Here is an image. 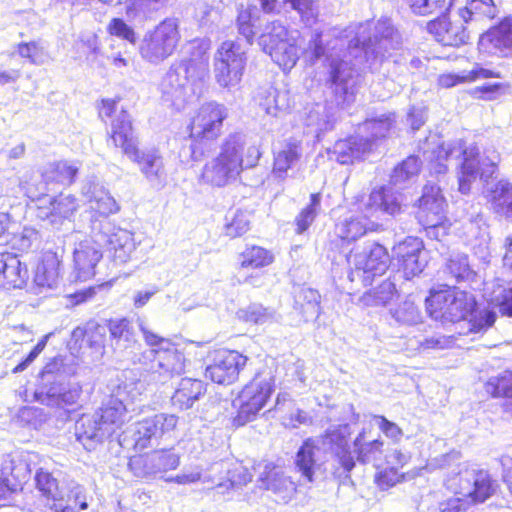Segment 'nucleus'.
Listing matches in <instances>:
<instances>
[{
  "label": "nucleus",
  "instance_id": "f257e3e1",
  "mask_svg": "<svg viewBox=\"0 0 512 512\" xmlns=\"http://www.w3.org/2000/svg\"><path fill=\"white\" fill-rule=\"evenodd\" d=\"M372 23L366 22L349 26L342 34L333 30L326 39L323 33L315 30L303 51L305 60L314 65L322 61L328 67L327 83L330 85L339 104H350L357 93V77L353 67L341 58L342 48L348 43L349 49L362 46L365 55L375 58L390 56L391 50L400 47V37L388 19L374 24L373 36L370 35Z\"/></svg>",
  "mask_w": 512,
  "mask_h": 512
},
{
  "label": "nucleus",
  "instance_id": "f03ea898",
  "mask_svg": "<svg viewBox=\"0 0 512 512\" xmlns=\"http://www.w3.org/2000/svg\"><path fill=\"white\" fill-rule=\"evenodd\" d=\"M426 304L431 316L454 323L464 322L469 332L485 331L496 320L495 312L477 310L474 296L456 288L431 293Z\"/></svg>",
  "mask_w": 512,
  "mask_h": 512
},
{
  "label": "nucleus",
  "instance_id": "7ed1b4c3",
  "mask_svg": "<svg viewBox=\"0 0 512 512\" xmlns=\"http://www.w3.org/2000/svg\"><path fill=\"white\" fill-rule=\"evenodd\" d=\"M431 161V169L436 174L445 173L447 170L446 162L450 159L461 158L460 168L458 171L459 191L467 194L471 190V185L478 177L487 181L495 172V161L481 156L477 146L466 145L463 141H455L452 143L437 145V150L431 155L426 156Z\"/></svg>",
  "mask_w": 512,
  "mask_h": 512
},
{
  "label": "nucleus",
  "instance_id": "20e7f679",
  "mask_svg": "<svg viewBox=\"0 0 512 512\" xmlns=\"http://www.w3.org/2000/svg\"><path fill=\"white\" fill-rule=\"evenodd\" d=\"M244 146L243 135L234 133L226 137L217 156L205 164L202 180L212 186L224 187L235 181L244 168L254 167L260 157L259 149L255 146L249 147L244 160Z\"/></svg>",
  "mask_w": 512,
  "mask_h": 512
},
{
  "label": "nucleus",
  "instance_id": "39448f33",
  "mask_svg": "<svg viewBox=\"0 0 512 512\" xmlns=\"http://www.w3.org/2000/svg\"><path fill=\"white\" fill-rule=\"evenodd\" d=\"M208 56L206 50L198 48L196 54L173 64L163 77L160 89L162 98L176 109H182L191 94L208 74Z\"/></svg>",
  "mask_w": 512,
  "mask_h": 512
},
{
  "label": "nucleus",
  "instance_id": "423d86ee",
  "mask_svg": "<svg viewBox=\"0 0 512 512\" xmlns=\"http://www.w3.org/2000/svg\"><path fill=\"white\" fill-rule=\"evenodd\" d=\"M110 139L114 146L138 164L148 181L163 185L166 179L163 159L156 150L140 151L133 134L132 122L125 110H120L111 123Z\"/></svg>",
  "mask_w": 512,
  "mask_h": 512
},
{
  "label": "nucleus",
  "instance_id": "0eeeda50",
  "mask_svg": "<svg viewBox=\"0 0 512 512\" xmlns=\"http://www.w3.org/2000/svg\"><path fill=\"white\" fill-rule=\"evenodd\" d=\"M138 326L145 343L150 347L139 358L145 370L157 374V379L161 381L181 374L185 368V357L178 347L169 339L152 332L143 320L138 321Z\"/></svg>",
  "mask_w": 512,
  "mask_h": 512
},
{
  "label": "nucleus",
  "instance_id": "6e6552de",
  "mask_svg": "<svg viewBox=\"0 0 512 512\" xmlns=\"http://www.w3.org/2000/svg\"><path fill=\"white\" fill-rule=\"evenodd\" d=\"M299 37L298 30H290L280 20H274L265 24L258 45L280 68L290 71L299 60Z\"/></svg>",
  "mask_w": 512,
  "mask_h": 512
},
{
  "label": "nucleus",
  "instance_id": "1a4fd4ad",
  "mask_svg": "<svg viewBox=\"0 0 512 512\" xmlns=\"http://www.w3.org/2000/svg\"><path fill=\"white\" fill-rule=\"evenodd\" d=\"M67 376L61 360L55 359L46 364L41 373L43 387L39 401L57 408L74 405L80 398L82 387L78 383L67 382Z\"/></svg>",
  "mask_w": 512,
  "mask_h": 512
},
{
  "label": "nucleus",
  "instance_id": "9d476101",
  "mask_svg": "<svg viewBox=\"0 0 512 512\" xmlns=\"http://www.w3.org/2000/svg\"><path fill=\"white\" fill-rule=\"evenodd\" d=\"M143 391L144 385L140 381L124 382L117 387L100 411L96 412L98 420L109 429L110 436L132 418L131 413L135 411L132 405L140 400Z\"/></svg>",
  "mask_w": 512,
  "mask_h": 512
},
{
  "label": "nucleus",
  "instance_id": "9b49d317",
  "mask_svg": "<svg viewBox=\"0 0 512 512\" xmlns=\"http://www.w3.org/2000/svg\"><path fill=\"white\" fill-rule=\"evenodd\" d=\"M247 49L238 41L226 40L217 48L213 59L216 83L227 90L237 88L247 65Z\"/></svg>",
  "mask_w": 512,
  "mask_h": 512
},
{
  "label": "nucleus",
  "instance_id": "f8f14e48",
  "mask_svg": "<svg viewBox=\"0 0 512 512\" xmlns=\"http://www.w3.org/2000/svg\"><path fill=\"white\" fill-rule=\"evenodd\" d=\"M445 485L450 492L459 495L462 501L472 506L485 502L496 490V483L488 471L467 465L450 476Z\"/></svg>",
  "mask_w": 512,
  "mask_h": 512
},
{
  "label": "nucleus",
  "instance_id": "ddd939ff",
  "mask_svg": "<svg viewBox=\"0 0 512 512\" xmlns=\"http://www.w3.org/2000/svg\"><path fill=\"white\" fill-rule=\"evenodd\" d=\"M274 391V379L270 374H257L246 384L233 401L237 414L233 424L241 427L253 421L265 407Z\"/></svg>",
  "mask_w": 512,
  "mask_h": 512
},
{
  "label": "nucleus",
  "instance_id": "4468645a",
  "mask_svg": "<svg viewBox=\"0 0 512 512\" xmlns=\"http://www.w3.org/2000/svg\"><path fill=\"white\" fill-rule=\"evenodd\" d=\"M179 40L180 32L177 20L167 18L144 34L140 42L139 53L145 61L159 64L174 53Z\"/></svg>",
  "mask_w": 512,
  "mask_h": 512
},
{
  "label": "nucleus",
  "instance_id": "2eb2a0df",
  "mask_svg": "<svg viewBox=\"0 0 512 512\" xmlns=\"http://www.w3.org/2000/svg\"><path fill=\"white\" fill-rule=\"evenodd\" d=\"M178 423L174 414L159 413L153 417L143 419L133 424L129 429L119 435V444L124 447H133L143 450L157 439L173 431Z\"/></svg>",
  "mask_w": 512,
  "mask_h": 512
},
{
  "label": "nucleus",
  "instance_id": "dca6fc26",
  "mask_svg": "<svg viewBox=\"0 0 512 512\" xmlns=\"http://www.w3.org/2000/svg\"><path fill=\"white\" fill-rule=\"evenodd\" d=\"M445 211L446 201L440 188L434 184L425 185L419 199L418 219L429 237L440 240L447 234Z\"/></svg>",
  "mask_w": 512,
  "mask_h": 512
},
{
  "label": "nucleus",
  "instance_id": "f3484780",
  "mask_svg": "<svg viewBox=\"0 0 512 512\" xmlns=\"http://www.w3.org/2000/svg\"><path fill=\"white\" fill-rule=\"evenodd\" d=\"M91 233L102 246H106L113 254L114 260L126 263L136 249L133 234L116 227L110 220H92Z\"/></svg>",
  "mask_w": 512,
  "mask_h": 512
},
{
  "label": "nucleus",
  "instance_id": "a211bd4d",
  "mask_svg": "<svg viewBox=\"0 0 512 512\" xmlns=\"http://www.w3.org/2000/svg\"><path fill=\"white\" fill-rule=\"evenodd\" d=\"M227 116L228 110L223 104L215 101L204 103L191 120L190 138L200 144L216 140Z\"/></svg>",
  "mask_w": 512,
  "mask_h": 512
},
{
  "label": "nucleus",
  "instance_id": "6ab92c4d",
  "mask_svg": "<svg viewBox=\"0 0 512 512\" xmlns=\"http://www.w3.org/2000/svg\"><path fill=\"white\" fill-rule=\"evenodd\" d=\"M350 265L354 266L351 280L362 278L363 282L371 283L375 276H380L389 267L390 258L386 248L378 243H370L362 252L350 254L347 257Z\"/></svg>",
  "mask_w": 512,
  "mask_h": 512
},
{
  "label": "nucleus",
  "instance_id": "aec40b11",
  "mask_svg": "<svg viewBox=\"0 0 512 512\" xmlns=\"http://www.w3.org/2000/svg\"><path fill=\"white\" fill-rule=\"evenodd\" d=\"M248 358L234 350H218L211 355V363L206 366L205 377L222 385L234 383Z\"/></svg>",
  "mask_w": 512,
  "mask_h": 512
},
{
  "label": "nucleus",
  "instance_id": "412c9836",
  "mask_svg": "<svg viewBox=\"0 0 512 512\" xmlns=\"http://www.w3.org/2000/svg\"><path fill=\"white\" fill-rule=\"evenodd\" d=\"M102 245L97 238H85L73 250V271L76 279L86 281L95 275V268L102 258Z\"/></svg>",
  "mask_w": 512,
  "mask_h": 512
},
{
  "label": "nucleus",
  "instance_id": "4be33fe9",
  "mask_svg": "<svg viewBox=\"0 0 512 512\" xmlns=\"http://www.w3.org/2000/svg\"><path fill=\"white\" fill-rule=\"evenodd\" d=\"M39 202L38 217L48 220L53 225L70 219L79 207L76 197L71 194L61 193L55 197H44L40 198Z\"/></svg>",
  "mask_w": 512,
  "mask_h": 512
},
{
  "label": "nucleus",
  "instance_id": "5701e85b",
  "mask_svg": "<svg viewBox=\"0 0 512 512\" xmlns=\"http://www.w3.org/2000/svg\"><path fill=\"white\" fill-rule=\"evenodd\" d=\"M81 193L86 198L89 209L93 213L91 221L94 219L109 220L110 215L120 210L119 204L112 195L98 183H85Z\"/></svg>",
  "mask_w": 512,
  "mask_h": 512
},
{
  "label": "nucleus",
  "instance_id": "b1692460",
  "mask_svg": "<svg viewBox=\"0 0 512 512\" xmlns=\"http://www.w3.org/2000/svg\"><path fill=\"white\" fill-rule=\"evenodd\" d=\"M351 430L348 424L329 428L320 443L329 449L338 459L345 472H350L354 466V457L349 449L348 438Z\"/></svg>",
  "mask_w": 512,
  "mask_h": 512
},
{
  "label": "nucleus",
  "instance_id": "393cba45",
  "mask_svg": "<svg viewBox=\"0 0 512 512\" xmlns=\"http://www.w3.org/2000/svg\"><path fill=\"white\" fill-rule=\"evenodd\" d=\"M402 196L392 186H381L371 191L365 212L367 216L380 218L383 215H395L400 212Z\"/></svg>",
  "mask_w": 512,
  "mask_h": 512
},
{
  "label": "nucleus",
  "instance_id": "a878e982",
  "mask_svg": "<svg viewBox=\"0 0 512 512\" xmlns=\"http://www.w3.org/2000/svg\"><path fill=\"white\" fill-rule=\"evenodd\" d=\"M428 30L436 41L445 46H459L469 38L461 21H452L446 16L431 21Z\"/></svg>",
  "mask_w": 512,
  "mask_h": 512
},
{
  "label": "nucleus",
  "instance_id": "bb28decb",
  "mask_svg": "<svg viewBox=\"0 0 512 512\" xmlns=\"http://www.w3.org/2000/svg\"><path fill=\"white\" fill-rule=\"evenodd\" d=\"M29 279L27 266L17 255L0 253V287L4 289L22 288Z\"/></svg>",
  "mask_w": 512,
  "mask_h": 512
},
{
  "label": "nucleus",
  "instance_id": "cd10ccee",
  "mask_svg": "<svg viewBox=\"0 0 512 512\" xmlns=\"http://www.w3.org/2000/svg\"><path fill=\"white\" fill-rule=\"evenodd\" d=\"M480 45L503 57L512 56V18H506L480 38Z\"/></svg>",
  "mask_w": 512,
  "mask_h": 512
},
{
  "label": "nucleus",
  "instance_id": "c85d7f7f",
  "mask_svg": "<svg viewBox=\"0 0 512 512\" xmlns=\"http://www.w3.org/2000/svg\"><path fill=\"white\" fill-rule=\"evenodd\" d=\"M87 508L86 490L76 482L61 487L58 495L54 496L53 502L49 504L50 512H78V509Z\"/></svg>",
  "mask_w": 512,
  "mask_h": 512
},
{
  "label": "nucleus",
  "instance_id": "c756f323",
  "mask_svg": "<svg viewBox=\"0 0 512 512\" xmlns=\"http://www.w3.org/2000/svg\"><path fill=\"white\" fill-rule=\"evenodd\" d=\"M370 151L371 145L368 143V139H364L363 136H354L337 141L330 157L340 164H350L363 158Z\"/></svg>",
  "mask_w": 512,
  "mask_h": 512
},
{
  "label": "nucleus",
  "instance_id": "7c9ffc66",
  "mask_svg": "<svg viewBox=\"0 0 512 512\" xmlns=\"http://www.w3.org/2000/svg\"><path fill=\"white\" fill-rule=\"evenodd\" d=\"M76 436L88 450L93 448V443L102 442L111 437L109 429L104 427L102 421L98 420L96 413L92 416L81 417L76 424Z\"/></svg>",
  "mask_w": 512,
  "mask_h": 512
},
{
  "label": "nucleus",
  "instance_id": "2f4dec72",
  "mask_svg": "<svg viewBox=\"0 0 512 512\" xmlns=\"http://www.w3.org/2000/svg\"><path fill=\"white\" fill-rule=\"evenodd\" d=\"M368 218L370 216H367L366 212L363 217L354 214L349 215L337 223L335 233L342 240L355 241L368 231H374L378 227V224L368 220Z\"/></svg>",
  "mask_w": 512,
  "mask_h": 512
},
{
  "label": "nucleus",
  "instance_id": "473e14b6",
  "mask_svg": "<svg viewBox=\"0 0 512 512\" xmlns=\"http://www.w3.org/2000/svg\"><path fill=\"white\" fill-rule=\"evenodd\" d=\"M485 197L498 214L512 218V184L505 180L488 184L484 190Z\"/></svg>",
  "mask_w": 512,
  "mask_h": 512
},
{
  "label": "nucleus",
  "instance_id": "72a5a7b5",
  "mask_svg": "<svg viewBox=\"0 0 512 512\" xmlns=\"http://www.w3.org/2000/svg\"><path fill=\"white\" fill-rule=\"evenodd\" d=\"M204 392L205 385L201 380L183 378L176 388L171 401L174 407L181 410L189 409Z\"/></svg>",
  "mask_w": 512,
  "mask_h": 512
},
{
  "label": "nucleus",
  "instance_id": "f704fd0d",
  "mask_svg": "<svg viewBox=\"0 0 512 512\" xmlns=\"http://www.w3.org/2000/svg\"><path fill=\"white\" fill-rule=\"evenodd\" d=\"M59 268L60 261L56 255L49 254L44 257L37 266L34 276V284L37 288L36 293H42L43 290L52 289L58 285Z\"/></svg>",
  "mask_w": 512,
  "mask_h": 512
},
{
  "label": "nucleus",
  "instance_id": "c9c22d12",
  "mask_svg": "<svg viewBox=\"0 0 512 512\" xmlns=\"http://www.w3.org/2000/svg\"><path fill=\"white\" fill-rule=\"evenodd\" d=\"M354 453L359 462L363 464L372 463L375 467H380L383 455L384 442L381 439L367 441L365 430H362L353 442Z\"/></svg>",
  "mask_w": 512,
  "mask_h": 512
},
{
  "label": "nucleus",
  "instance_id": "e433bc0d",
  "mask_svg": "<svg viewBox=\"0 0 512 512\" xmlns=\"http://www.w3.org/2000/svg\"><path fill=\"white\" fill-rule=\"evenodd\" d=\"M301 149L296 142L285 143L278 151L274 153V162L272 174L274 177L284 180L288 177V170L292 169L299 161Z\"/></svg>",
  "mask_w": 512,
  "mask_h": 512
},
{
  "label": "nucleus",
  "instance_id": "4c0bfd02",
  "mask_svg": "<svg viewBox=\"0 0 512 512\" xmlns=\"http://www.w3.org/2000/svg\"><path fill=\"white\" fill-rule=\"evenodd\" d=\"M320 451V440L308 438L299 448L295 464L302 477L308 482L313 481L314 470L316 466V455Z\"/></svg>",
  "mask_w": 512,
  "mask_h": 512
},
{
  "label": "nucleus",
  "instance_id": "58836bf2",
  "mask_svg": "<svg viewBox=\"0 0 512 512\" xmlns=\"http://www.w3.org/2000/svg\"><path fill=\"white\" fill-rule=\"evenodd\" d=\"M499 77V74L475 64L470 71L460 73H443L438 77V85L442 88H451L461 83L473 82L479 79Z\"/></svg>",
  "mask_w": 512,
  "mask_h": 512
},
{
  "label": "nucleus",
  "instance_id": "ea45409f",
  "mask_svg": "<svg viewBox=\"0 0 512 512\" xmlns=\"http://www.w3.org/2000/svg\"><path fill=\"white\" fill-rule=\"evenodd\" d=\"M79 167L76 163L68 161H58L48 164L42 177L47 183H59L69 185L73 183Z\"/></svg>",
  "mask_w": 512,
  "mask_h": 512
},
{
  "label": "nucleus",
  "instance_id": "a19ab883",
  "mask_svg": "<svg viewBox=\"0 0 512 512\" xmlns=\"http://www.w3.org/2000/svg\"><path fill=\"white\" fill-rule=\"evenodd\" d=\"M259 105L267 115L277 117L289 108L288 95L284 91L270 87L260 94Z\"/></svg>",
  "mask_w": 512,
  "mask_h": 512
},
{
  "label": "nucleus",
  "instance_id": "79ce46f5",
  "mask_svg": "<svg viewBox=\"0 0 512 512\" xmlns=\"http://www.w3.org/2000/svg\"><path fill=\"white\" fill-rule=\"evenodd\" d=\"M261 481L267 490L277 494L283 501H288L296 492V485L291 478L278 471L269 472Z\"/></svg>",
  "mask_w": 512,
  "mask_h": 512
},
{
  "label": "nucleus",
  "instance_id": "37998d69",
  "mask_svg": "<svg viewBox=\"0 0 512 512\" xmlns=\"http://www.w3.org/2000/svg\"><path fill=\"white\" fill-rule=\"evenodd\" d=\"M239 258L242 268L260 269L274 262V255L271 251L256 245L246 247L240 253Z\"/></svg>",
  "mask_w": 512,
  "mask_h": 512
},
{
  "label": "nucleus",
  "instance_id": "c03bdc74",
  "mask_svg": "<svg viewBox=\"0 0 512 512\" xmlns=\"http://www.w3.org/2000/svg\"><path fill=\"white\" fill-rule=\"evenodd\" d=\"M237 316L245 322L263 325L277 321L278 316L274 309L264 307L259 303H252L237 311Z\"/></svg>",
  "mask_w": 512,
  "mask_h": 512
},
{
  "label": "nucleus",
  "instance_id": "a18cd8bd",
  "mask_svg": "<svg viewBox=\"0 0 512 512\" xmlns=\"http://www.w3.org/2000/svg\"><path fill=\"white\" fill-rule=\"evenodd\" d=\"M395 293V284L385 280L376 288L364 293L360 301L364 306L368 307L385 306L393 299Z\"/></svg>",
  "mask_w": 512,
  "mask_h": 512
},
{
  "label": "nucleus",
  "instance_id": "49530a36",
  "mask_svg": "<svg viewBox=\"0 0 512 512\" xmlns=\"http://www.w3.org/2000/svg\"><path fill=\"white\" fill-rule=\"evenodd\" d=\"M394 122V114L382 115L379 118L365 121L362 129L368 132L369 136L364 139H368V143L372 146L373 142L389 135Z\"/></svg>",
  "mask_w": 512,
  "mask_h": 512
},
{
  "label": "nucleus",
  "instance_id": "de8ad7c7",
  "mask_svg": "<svg viewBox=\"0 0 512 512\" xmlns=\"http://www.w3.org/2000/svg\"><path fill=\"white\" fill-rule=\"evenodd\" d=\"M496 14L497 8L493 0H470L460 12V16L465 22L480 18L493 19Z\"/></svg>",
  "mask_w": 512,
  "mask_h": 512
},
{
  "label": "nucleus",
  "instance_id": "09e8293b",
  "mask_svg": "<svg viewBox=\"0 0 512 512\" xmlns=\"http://www.w3.org/2000/svg\"><path fill=\"white\" fill-rule=\"evenodd\" d=\"M296 304L306 321L318 318L320 314V295L311 288H302L296 296Z\"/></svg>",
  "mask_w": 512,
  "mask_h": 512
},
{
  "label": "nucleus",
  "instance_id": "8fccbe9b",
  "mask_svg": "<svg viewBox=\"0 0 512 512\" xmlns=\"http://www.w3.org/2000/svg\"><path fill=\"white\" fill-rule=\"evenodd\" d=\"M321 207V194L314 193L310 196V203L304 207L296 216L294 222L296 225V233L302 234L311 226Z\"/></svg>",
  "mask_w": 512,
  "mask_h": 512
},
{
  "label": "nucleus",
  "instance_id": "3c124183",
  "mask_svg": "<svg viewBox=\"0 0 512 512\" xmlns=\"http://www.w3.org/2000/svg\"><path fill=\"white\" fill-rule=\"evenodd\" d=\"M336 118L326 106L316 104L307 116V125L315 127V132H324L333 128Z\"/></svg>",
  "mask_w": 512,
  "mask_h": 512
},
{
  "label": "nucleus",
  "instance_id": "603ef678",
  "mask_svg": "<svg viewBox=\"0 0 512 512\" xmlns=\"http://www.w3.org/2000/svg\"><path fill=\"white\" fill-rule=\"evenodd\" d=\"M168 1L169 0H126V14L132 18L147 16L158 11Z\"/></svg>",
  "mask_w": 512,
  "mask_h": 512
},
{
  "label": "nucleus",
  "instance_id": "864d4df0",
  "mask_svg": "<svg viewBox=\"0 0 512 512\" xmlns=\"http://www.w3.org/2000/svg\"><path fill=\"white\" fill-rule=\"evenodd\" d=\"M295 10L301 21L308 27L316 24L319 16L318 6L314 0H284Z\"/></svg>",
  "mask_w": 512,
  "mask_h": 512
},
{
  "label": "nucleus",
  "instance_id": "5fc2aeb1",
  "mask_svg": "<svg viewBox=\"0 0 512 512\" xmlns=\"http://www.w3.org/2000/svg\"><path fill=\"white\" fill-rule=\"evenodd\" d=\"M35 484L37 490L48 501V505L50 502H53L54 496L58 495L61 488L59 487L57 480L49 472L44 471L43 469H39L36 472Z\"/></svg>",
  "mask_w": 512,
  "mask_h": 512
},
{
  "label": "nucleus",
  "instance_id": "6e6d98bb",
  "mask_svg": "<svg viewBox=\"0 0 512 512\" xmlns=\"http://www.w3.org/2000/svg\"><path fill=\"white\" fill-rule=\"evenodd\" d=\"M18 53L21 57L27 58L30 63L35 65H43L49 60L45 47L38 42L19 44Z\"/></svg>",
  "mask_w": 512,
  "mask_h": 512
},
{
  "label": "nucleus",
  "instance_id": "4d7b16f0",
  "mask_svg": "<svg viewBox=\"0 0 512 512\" xmlns=\"http://www.w3.org/2000/svg\"><path fill=\"white\" fill-rule=\"evenodd\" d=\"M393 318L405 325H414L421 321V314L418 307L410 299L402 302L398 308L392 312Z\"/></svg>",
  "mask_w": 512,
  "mask_h": 512
},
{
  "label": "nucleus",
  "instance_id": "13d9d810",
  "mask_svg": "<svg viewBox=\"0 0 512 512\" xmlns=\"http://www.w3.org/2000/svg\"><path fill=\"white\" fill-rule=\"evenodd\" d=\"M132 473L142 479H148L157 475L152 455L133 457L129 462Z\"/></svg>",
  "mask_w": 512,
  "mask_h": 512
},
{
  "label": "nucleus",
  "instance_id": "bf43d9fd",
  "mask_svg": "<svg viewBox=\"0 0 512 512\" xmlns=\"http://www.w3.org/2000/svg\"><path fill=\"white\" fill-rule=\"evenodd\" d=\"M420 170L419 160L416 156H409L399 166H397L391 175V182L394 186L402 185L403 173H406V178H414L418 175Z\"/></svg>",
  "mask_w": 512,
  "mask_h": 512
},
{
  "label": "nucleus",
  "instance_id": "052dcab7",
  "mask_svg": "<svg viewBox=\"0 0 512 512\" xmlns=\"http://www.w3.org/2000/svg\"><path fill=\"white\" fill-rule=\"evenodd\" d=\"M109 331L111 338L116 341V344L123 342V346L126 347L133 340L130 322L125 318L111 320L109 323Z\"/></svg>",
  "mask_w": 512,
  "mask_h": 512
},
{
  "label": "nucleus",
  "instance_id": "680f3d73",
  "mask_svg": "<svg viewBox=\"0 0 512 512\" xmlns=\"http://www.w3.org/2000/svg\"><path fill=\"white\" fill-rule=\"evenodd\" d=\"M393 253L401 262L408 257H414L416 253H423V242L417 237H407L394 246Z\"/></svg>",
  "mask_w": 512,
  "mask_h": 512
},
{
  "label": "nucleus",
  "instance_id": "e2e57ef3",
  "mask_svg": "<svg viewBox=\"0 0 512 512\" xmlns=\"http://www.w3.org/2000/svg\"><path fill=\"white\" fill-rule=\"evenodd\" d=\"M250 228V217L247 213L237 211L231 220L225 225V234L231 238H236L245 234Z\"/></svg>",
  "mask_w": 512,
  "mask_h": 512
},
{
  "label": "nucleus",
  "instance_id": "0e129e2a",
  "mask_svg": "<svg viewBox=\"0 0 512 512\" xmlns=\"http://www.w3.org/2000/svg\"><path fill=\"white\" fill-rule=\"evenodd\" d=\"M106 329L104 326L93 324L85 331V342L99 355H103L105 348Z\"/></svg>",
  "mask_w": 512,
  "mask_h": 512
},
{
  "label": "nucleus",
  "instance_id": "69168bd1",
  "mask_svg": "<svg viewBox=\"0 0 512 512\" xmlns=\"http://www.w3.org/2000/svg\"><path fill=\"white\" fill-rule=\"evenodd\" d=\"M255 23L256 18L252 10L245 9L239 12L237 18L238 30L250 45L253 43L254 36L256 35Z\"/></svg>",
  "mask_w": 512,
  "mask_h": 512
},
{
  "label": "nucleus",
  "instance_id": "338daca9",
  "mask_svg": "<svg viewBox=\"0 0 512 512\" xmlns=\"http://www.w3.org/2000/svg\"><path fill=\"white\" fill-rule=\"evenodd\" d=\"M447 271L457 281L468 278L471 274V270L467 256L464 254H456L451 256L447 263Z\"/></svg>",
  "mask_w": 512,
  "mask_h": 512
},
{
  "label": "nucleus",
  "instance_id": "774afa93",
  "mask_svg": "<svg viewBox=\"0 0 512 512\" xmlns=\"http://www.w3.org/2000/svg\"><path fill=\"white\" fill-rule=\"evenodd\" d=\"M151 455L155 464L157 474L176 469L180 464L179 456L170 450L156 451L153 452Z\"/></svg>",
  "mask_w": 512,
  "mask_h": 512
}]
</instances>
